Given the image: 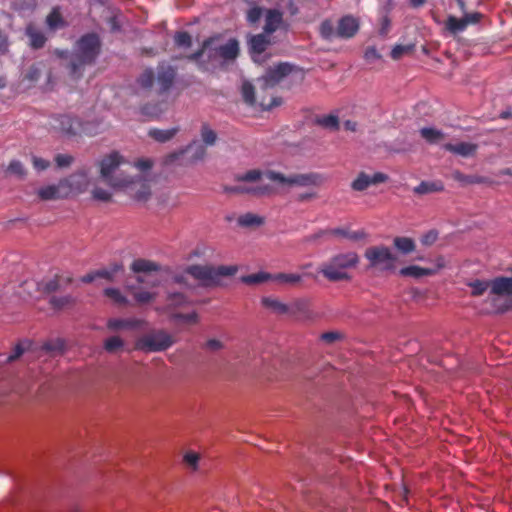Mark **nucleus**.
<instances>
[{
	"instance_id": "f257e3e1",
	"label": "nucleus",
	"mask_w": 512,
	"mask_h": 512,
	"mask_svg": "<svg viewBox=\"0 0 512 512\" xmlns=\"http://www.w3.org/2000/svg\"><path fill=\"white\" fill-rule=\"evenodd\" d=\"M236 180L238 182L268 181L272 183L270 187H273L274 193H276L279 190H289L295 187L320 186L324 182V177L318 173H290L286 175L272 170L265 172L251 170L237 175Z\"/></svg>"
},
{
	"instance_id": "f03ea898",
	"label": "nucleus",
	"mask_w": 512,
	"mask_h": 512,
	"mask_svg": "<svg viewBox=\"0 0 512 512\" xmlns=\"http://www.w3.org/2000/svg\"><path fill=\"white\" fill-rule=\"evenodd\" d=\"M100 51V41L95 34L83 36L74 48L69 62L70 74L80 77L86 65H91Z\"/></svg>"
},
{
	"instance_id": "7ed1b4c3",
	"label": "nucleus",
	"mask_w": 512,
	"mask_h": 512,
	"mask_svg": "<svg viewBox=\"0 0 512 512\" xmlns=\"http://www.w3.org/2000/svg\"><path fill=\"white\" fill-rule=\"evenodd\" d=\"M359 263V256L355 252L338 253L323 262L319 272L329 281H343L351 278L349 270Z\"/></svg>"
},
{
	"instance_id": "20e7f679",
	"label": "nucleus",
	"mask_w": 512,
	"mask_h": 512,
	"mask_svg": "<svg viewBox=\"0 0 512 512\" xmlns=\"http://www.w3.org/2000/svg\"><path fill=\"white\" fill-rule=\"evenodd\" d=\"M236 271V267L224 265H191L186 269L189 275L207 287L221 285L224 277L233 276Z\"/></svg>"
},
{
	"instance_id": "39448f33",
	"label": "nucleus",
	"mask_w": 512,
	"mask_h": 512,
	"mask_svg": "<svg viewBox=\"0 0 512 512\" xmlns=\"http://www.w3.org/2000/svg\"><path fill=\"white\" fill-rule=\"evenodd\" d=\"M175 342V338L164 329H153L136 339L134 349L144 353L163 352Z\"/></svg>"
},
{
	"instance_id": "423d86ee",
	"label": "nucleus",
	"mask_w": 512,
	"mask_h": 512,
	"mask_svg": "<svg viewBox=\"0 0 512 512\" xmlns=\"http://www.w3.org/2000/svg\"><path fill=\"white\" fill-rule=\"evenodd\" d=\"M122 163V157L114 152L104 157L100 162V177L105 184L113 189H123L131 183V178L118 174L117 169Z\"/></svg>"
},
{
	"instance_id": "0eeeda50",
	"label": "nucleus",
	"mask_w": 512,
	"mask_h": 512,
	"mask_svg": "<svg viewBox=\"0 0 512 512\" xmlns=\"http://www.w3.org/2000/svg\"><path fill=\"white\" fill-rule=\"evenodd\" d=\"M365 258L369 262V267L380 272L393 271L397 257L391 250L384 246H372L366 249Z\"/></svg>"
},
{
	"instance_id": "6e6552de",
	"label": "nucleus",
	"mask_w": 512,
	"mask_h": 512,
	"mask_svg": "<svg viewBox=\"0 0 512 512\" xmlns=\"http://www.w3.org/2000/svg\"><path fill=\"white\" fill-rule=\"evenodd\" d=\"M50 128L64 136H74L79 132L85 133H96V131L89 128L87 125L82 123L75 117L68 114L54 115L49 120Z\"/></svg>"
},
{
	"instance_id": "1a4fd4ad",
	"label": "nucleus",
	"mask_w": 512,
	"mask_h": 512,
	"mask_svg": "<svg viewBox=\"0 0 512 512\" xmlns=\"http://www.w3.org/2000/svg\"><path fill=\"white\" fill-rule=\"evenodd\" d=\"M140 284L156 287L158 280L152 279L147 275H137L133 278H128L125 284V289L133 296L137 303L146 304L153 301L156 298V293L141 288Z\"/></svg>"
},
{
	"instance_id": "9d476101",
	"label": "nucleus",
	"mask_w": 512,
	"mask_h": 512,
	"mask_svg": "<svg viewBox=\"0 0 512 512\" xmlns=\"http://www.w3.org/2000/svg\"><path fill=\"white\" fill-rule=\"evenodd\" d=\"M207 50H213L224 60H233L238 56L239 43L236 39H229L227 42L220 44L218 39L210 38L203 43L200 51L189 56L191 60L199 59Z\"/></svg>"
},
{
	"instance_id": "9b49d317",
	"label": "nucleus",
	"mask_w": 512,
	"mask_h": 512,
	"mask_svg": "<svg viewBox=\"0 0 512 512\" xmlns=\"http://www.w3.org/2000/svg\"><path fill=\"white\" fill-rule=\"evenodd\" d=\"M291 71V65L288 63H279L278 65L269 68L266 74L263 75L258 80V82L263 89L272 88L277 85L283 78L287 77Z\"/></svg>"
},
{
	"instance_id": "f8f14e48",
	"label": "nucleus",
	"mask_w": 512,
	"mask_h": 512,
	"mask_svg": "<svg viewBox=\"0 0 512 512\" xmlns=\"http://www.w3.org/2000/svg\"><path fill=\"white\" fill-rule=\"evenodd\" d=\"M265 181H257L259 183L256 186H248L245 184H238L235 186L225 187V192L232 194H252L257 196L270 195L274 193V188L270 187L269 184L264 183Z\"/></svg>"
},
{
	"instance_id": "ddd939ff",
	"label": "nucleus",
	"mask_w": 512,
	"mask_h": 512,
	"mask_svg": "<svg viewBox=\"0 0 512 512\" xmlns=\"http://www.w3.org/2000/svg\"><path fill=\"white\" fill-rule=\"evenodd\" d=\"M62 180H63V183L66 184V190H68V196L73 193L84 192L90 184L88 175L84 170L78 171Z\"/></svg>"
},
{
	"instance_id": "4468645a",
	"label": "nucleus",
	"mask_w": 512,
	"mask_h": 512,
	"mask_svg": "<svg viewBox=\"0 0 512 512\" xmlns=\"http://www.w3.org/2000/svg\"><path fill=\"white\" fill-rule=\"evenodd\" d=\"M490 296L492 302L502 296L512 297V277H499L491 281Z\"/></svg>"
},
{
	"instance_id": "2eb2a0df",
	"label": "nucleus",
	"mask_w": 512,
	"mask_h": 512,
	"mask_svg": "<svg viewBox=\"0 0 512 512\" xmlns=\"http://www.w3.org/2000/svg\"><path fill=\"white\" fill-rule=\"evenodd\" d=\"M37 194L42 200H56L68 197V190H66V184L61 179L57 184L40 188Z\"/></svg>"
},
{
	"instance_id": "dca6fc26",
	"label": "nucleus",
	"mask_w": 512,
	"mask_h": 512,
	"mask_svg": "<svg viewBox=\"0 0 512 512\" xmlns=\"http://www.w3.org/2000/svg\"><path fill=\"white\" fill-rule=\"evenodd\" d=\"M147 322L143 319L130 318V319H119L111 318L107 321V327L111 331H119L122 329H141L145 327Z\"/></svg>"
},
{
	"instance_id": "f3484780",
	"label": "nucleus",
	"mask_w": 512,
	"mask_h": 512,
	"mask_svg": "<svg viewBox=\"0 0 512 512\" xmlns=\"http://www.w3.org/2000/svg\"><path fill=\"white\" fill-rule=\"evenodd\" d=\"M359 29V22L353 16H344L341 18L337 25V37L338 38H351Z\"/></svg>"
},
{
	"instance_id": "a211bd4d",
	"label": "nucleus",
	"mask_w": 512,
	"mask_h": 512,
	"mask_svg": "<svg viewBox=\"0 0 512 512\" xmlns=\"http://www.w3.org/2000/svg\"><path fill=\"white\" fill-rule=\"evenodd\" d=\"M25 35L28 38V45L32 49H41L44 47L47 37L43 31L33 23H29L25 28Z\"/></svg>"
},
{
	"instance_id": "6ab92c4d",
	"label": "nucleus",
	"mask_w": 512,
	"mask_h": 512,
	"mask_svg": "<svg viewBox=\"0 0 512 512\" xmlns=\"http://www.w3.org/2000/svg\"><path fill=\"white\" fill-rule=\"evenodd\" d=\"M446 151L461 157H472L476 154L478 145L471 142L447 143L443 146Z\"/></svg>"
},
{
	"instance_id": "aec40b11",
	"label": "nucleus",
	"mask_w": 512,
	"mask_h": 512,
	"mask_svg": "<svg viewBox=\"0 0 512 512\" xmlns=\"http://www.w3.org/2000/svg\"><path fill=\"white\" fill-rule=\"evenodd\" d=\"M264 32L271 34L283 26V14L277 9L265 10Z\"/></svg>"
},
{
	"instance_id": "412c9836",
	"label": "nucleus",
	"mask_w": 512,
	"mask_h": 512,
	"mask_svg": "<svg viewBox=\"0 0 512 512\" xmlns=\"http://www.w3.org/2000/svg\"><path fill=\"white\" fill-rule=\"evenodd\" d=\"M452 178L461 183L463 186L471 184H487V185H498L499 182H495L489 178L477 176V175H465L460 171H454Z\"/></svg>"
},
{
	"instance_id": "4be33fe9",
	"label": "nucleus",
	"mask_w": 512,
	"mask_h": 512,
	"mask_svg": "<svg viewBox=\"0 0 512 512\" xmlns=\"http://www.w3.org/2000/svg\"><path fill=\"white\" fill-rule=\"evenodd\" d=\"M124 189H129L130 194L139 201H146L151 194L150 186L146 182L133 181L132 179L131 183Z\"/></svg>"
},
{
	"instance_id": "5701e85b",
	"label": "nucleus",
	"mask_w": 512,
	"mask_h": 512,
	"mask_svg": "<svg viewBox=\"0 0 512 512\" xmlns=\"http://www.w3.org/2000/svg\"><path fill=\"white\" fill-rule=\"evenodd\" d=\"M261 303L265 308L278 315H284L290 312V307L275 297H263Z\"/></svg>"
},
{
	"instance_id": "b1692460",
	"label": "nucleus",
	"mask_w": 512,
	"mask_h": 512,
	"mask_svg": "<svg viewBox=\"0 0 512 512\" xmlns=\"http://www.w3.org/2000/svg\"><path fill=\"white\" fill-rule=\"evenodd\" d=\"M179 132L178 127H172L169 129H150L148 135L157 142L165 143L170 141Z\"/></svg>"
},
{
	"instance_id": "393cba45",
	"label": "nucleus",
	"mask_w": 512,
	"mask_h": 512,
	"mask_svg": "<svg viewBox=\"0 0 512 512\" xmlns=\"http://www.w3.org/2000/svg\"><path fill=\"white\" fill-rule=\"evenodd\" d=\"M437 273V269L422 268L416 265L404 267L400 269L399 274L405 277L421 278L431 276Z\"/></svg>"
},
{
	"instance_id": "a878e982",
	"label": "nucleus",
	"mask_w": 512,
	"mask_h": 512,
	"mask_svg": "<svg viewBox=\"0 0 512 512\" xmlns=\"http://www.w3.org/2000/svg\"><path fill=\"white\" fill-rule=\"evenodd\" d=\"M272 281L289 286H297L303 281V275L297 273H276Z\"/></svg>"
},
{
	"instance_id": "bb28decb",
	"label": "nucleus",
	"mask_w": 512,
	"mask_h": 512,
	"mask_svg": "<svg viewBox=\"0 0 512 512\" xmlns=\"http://www.w3.org/2000/svg\"><path fill=\"white\" fill-rule=\"evenodd\" d=\"M249 44L254 61H258L255 58V54L260 55L262 52H264L268 45V40L264 34H258L251 37Z\"/></svg>"
},
{
	"instance_id": "cd10ccee",
	"label": "nucleus",
	"mask_w": 512,
	"mask_h": 512,
	"mask_svg": "<svg viewBox=\"0 0 512 512\" xmlns=\"http://www.w3.org/2000/svg\"><path fill=\"white\" fill-rule=\"evenodd\" d=\"M331 234L344 237L350 241L357 242L366 238L364 230L351 231L344 228H336L330 231Z\"/></svg>"
},
{
	"instance_id": "c85d7f7f",
	"label": "nucleus",
	"mask_w": 512,
	"mask_h": 512,
	"mask_svg": "<svg viewBox=\"0 0 512 512\" xmlns=\"http://www.w3.org/2000/svg\"><path fill=\"white\" fill-rule=\"evenodd\" d=\"M419 132L421 137L430 144H437L445 138V135L441 130L432 127L421 128Z\"/></svg>"
},
{
	"instance_id": "c756f323",
	"label": "nucleus",
	"mask_w": 512,
	"mask_h": 512,
	"mask_svg": "<svg viewBox=\"0 0 512 512\" xmlns=\"http://www.w3.org/2000/svg\"><path fill=\"white\" fill-rule=\"evenodd\" d=\"M395 248L403 254H409L416 249V244L409 237H395L393 240Z\"/></svg>"
},
{
	"instance_id": "7c9ffc66",
	"label": "nucleus",
	"mask_w": 512,
	"mask_h": 512,
	"mask_svg": "<svg viewBox=\"0 0 512 512\" xmlns=\"http://www.w3.org/2000/svg\"><path fill=\"white\" fill-rule=\"evenodd\" d=\"M273 274L268 272H258L241 277V281L245 284L256 285L267 281H272Z\"/></svg>"
},
{
	"instance_id": "2f4dec72",
	"label": "nucleus",
	"mask_w": 512,
	"mask_h": 512,
	"mask_svg": "<svg viewBox=\"0 0 512 512\" xmlns=\"http://www.w3.org/2000/svg\"><path fill=\"white\" fill-rule=\"evenodd\" d=\"M131 269L135 273H147L151 271H157L158 265L149 260L137 259L131 264Z\"/></svg>"
},
{
	"instance_id": "473e14b6",
	"label": "nucleus",
	"mask_w": 512,
	"mask_h": 512,
	"mask_svg": "<svg viewBox=\"0 0 512 512\" xmlns=\"http://www.w3.org/2000/svg\"><path fill=\"white\" fill-rule=\"evenodd\" d=\"M200 136L206 146H214L218 139L217 133L207 123L201 125Z\"/></svg>"
},
{
	"instance_id": "72a5a7b5",
	"label": "nucleus",
	"mask_w": 512,
	"mask_h": 512,
	"mask_svg": "<svg viewBox=\"0 0 512 512\" xmlns=\"http://www.w3.org/2000/svg\"><path fill=\"white\" fill-rule=\"evenodd\" d=\"M444 189L443 185L440 182H421L418 186H416L413 191L416 194L423 195L433 192H439Z\"/></svg>"
},
{
	"instance_id": "f704fd0d",
	"label": "nucleus",
	"mask_w": 512,
	"mask_h": 512,
	"mask_svg": "<svg viewBox=\"0 0 512 512\" xmlns=\"http://www.w3.org/2000/svg\"><path fill=\"white\" fill-rule=\"evenodd\" d=\"M124 346L125 342L119 336H111L104 341V349L111 354L120 352Z\"/></svg>"
},
{
	"instance_id": "c9c22d12",
	"label": "nucleus",
	"mask_w": 512,
	"mask_h": 512,
	"mask_svg": "<svg viewBox=\"0 0 512 512\" xmlns=\"http://www.w3.org/2000/svg\"><path fill=\"white\" fill-rule=\"evenodd\" d=\"M42 350L51 354H62L65 351V342L60 338L51 339L43 344Z\"/></svg>"
},
{
	"instance_id": "e433bc0d",
	"label": "nucleus",
	"mask_w": 512,
	"mask_h": 512,
	"mask_svg": "<svg viewBox=\"0 0 512 512\" xmlns=\"http://www.w3.org/2000/svg\"><path fill=\"white\" fill-rule=\"evenodd\" d=\"M42 70L41 63L31 65L25 72L23 80L28 81L29 86L34 85L40 79Z\"/></svg>"
},
{
	"instance_id": "4c0bfd02",
	"label": "nucleus",
	"mask_w": 512,
	"mask_h": 512,
	"mask_svg": "<svg viewBox=\"0 0 512 512\" xmlns=\"http://www.w3.org/2000/svg\"><path fill=\"white\" fill-rule=\"evenodd\" d=\"M264 222V219L253 213H246L238 218V224L242 227H254L260 226Z\"/></svg>"
},
{
	"instance_id": "58836bf2",
	"label": "nucleus",
	"mask_w": 512,
	"mask_h": 512,
	"mask_svg": "<svg viewBox=\"0 0 512 512\" xmlns=\"http://www.w3.org/2000/svg\"><path fill=\"white\" fill-rule=\"evenodd\" d=\"M50 303L56 309H65L72 307L76 303V298L72 295L52 297Z\"/></svg>"
},
{
	"instance_id": "ea45409f",
	"label": "nucleus",
	"mask_w": 512,
	"mask_h": 512,
	"mask_svg": "<svg viewBox=\"0 0 512 512\" xmlns=\"http://www.w3.org/2000/svg\"><path fill=\"white\" fill-rule=\"evenodd\" d=\"M200 458L201 456L199 453L192 450H187L183 454V463L188 469L196 471L199 466Z\"/></svg>"
},
{
	"instance_id": "a19ab883",
	"label": "nucleus",
	"mask_w": 512,
	"mask_h": 512,
	"mask_svg": "<svg viewBox=\"0 0 512 512\" xmlns=\"http://www.w3.org/2000/svg\"><path fill=\"white\" fill-rule=\"evenodd\" d=\"M104 295L117 305L124 306L129 303L128 298L117 288H106Z\"/></svg>"
},
{
	"instance_id": "79ce46f5",
	"label": "nucleus",
	"mask_w": 512,
	"mask_h": 512,
	"mask_svg": "<svg viewBox=\"0 0 512 512\" xmlns=\"http://www.w3.org/2000/svg\"><path fill=\"white\" fill-rule=\"evenodd\" d=\"M6 173L16 176L19 179H24L26 177L27 170L25 169L22 162L19 160H12L6 168Z\"/></svg>"
},
{
	"instance_id": "37998d69",
	"label": "nucleus",
	"mask_w": 512,
	"mask_h": 512,
	"mask_svg": "<svg viewBox=\"0 0 512 512\" xmlns=\"http://www.w3.org/2000/svg\"><path fill=\"white\" fill-rule=\"evenodd\" d=\"M467 285L472 289L471 294L473 296H481L488 288L491 289V282L478 279L470 281Z\"/></svg>"
},
{
	"instance_id": "c03bdc74",
	"label": "nucleus",
	"mask_w": 512,
	"mask_h": 512,
	"mask_svg": "<svg viewBox=\"0 0 512 512\" xmlns=\"http://www.w3.org/2000/svg\"><path fill=\"white\" fill-rule=\"evenodd\" d=\"M309 303L306 299H296L291 307H290V314H302L305 317H310V312L308 309Z\"/></svg>"
},
{
	"instance_id": "a18cd8bd",
	"label": "nucleus",
	"mask_w": 512,
	"mask_h": 512,
	"mask_svg": "<svg viewBox=\"0 0 512 512\" xmlns=\"http://www.w3.org/2000/svg\"><path fill=\"white\" fill-rule=\"evenodd\" d=\"M320 34L324 39L332 40L337 37V28H334L333 23L330 20H325L320 25Z\"/></svg>"
},
{
	"instance_id": "49530a36",
	"label": "nucleus",
	"mask_w": 512,
	"mask_h": 512,
	"mask_svg": "<svg viewBox=\"0 0 512 512\" xmlns=\"http://www.w3.org/2000/svg\"><path fill=\"white\" fill-rule=\"evenodd\" d=\"M317 123L324 128L337 130L339 128V119L336 115L330 114L317 119Z\"/></svg>"
},
{
	"instance_id": "de8ad7c7",
	"label": "nucleus",
	"mask_w": 512,
	"mask_h": 512,
	"mask_svg": "<svg viewBox=\"0 0 512 512\" xmlns=\"http://www.w3.org/2000/svg\"><path fill=\"white\" fill-rule=\"evenodd\" d=\"M371 185L370 183V175L362 172L357 178L352 182L351 187L356 191H364Z\"/></svg>"
},
{
	"instance_id": "09e8293b",
	"label": "nucleus",
	"mask_w": 512,
	"mask_h": 512,
	"mask_svg": "<svg viewBox=\"0 0 512 512\" xmlns=\"http://www.w3.org/2000/svg\"><path fill=\"white\" fill-rule=\"evenodd\" d=\"M467 26V21L464 20V18L458 19L454 16H450L447 20V28L453 33L461 32Z\"/></svg>"
},
{
	"instance_id": "8fccbe9b",
	"label": "nucleus",
	"mask_w": 512,
	"mask_h": 512,
	"mask_svg": "<svg viewBox=\"0 0 512 512\" xmlns=\"http://www.w3.org/2000/svg\"><path fill=\"white\" fill-rule=\"evenodd\" d=\"M158 82L161 83L162 89L166 90L173 82L174 71L171 68H167L160 71L157 76Z\"/></svg>"
},
{
	"instance_id": "3c124183",
	"label": "nucleus",
	"mask_w": 512,
	"mask_h": 512,
	"mask_svg": "<svg viewBox=\"0 0 512 512\" xmlns=\"http://www.w3.org/2000/svg\"><path fill=\"white\" fill-rule=\"evenodd\" d=\"M46 24L51 30H57L63 26V20L59 12L54 9L46 18Z\"/></svg>"
},
{
	"instance_id": "603ef678",
	"label": "nucleus",
	"mask_w": 512,
	"mask_h": 512,
	"mask_svg": "<svg viewBox=\"0 0 512 512\" xmlns=\"http://www.w3.org/2000/svg\"><path fill=\"white\" fill-rule=\"evenodd\" d=\"M91 193L94 199L104 202L110 201L112 197V192L109 189L99 187L96 183H94Z\"/></svg>"
},
{
	"instance_id": "864d4df0",
	"label": "nucleus",
	"mask_w": 512,
	"mask_h": 512,
	"mask_svg": "<svg viewBox=\"0 0 512 512\" xmlns=\"http://www.w3.org/2000/svg\"><path fill=\"white\" fill-rule=\"evenodd\" d=\"M142 114L150 116V117H158L163 113L164 108L161 104L151 105L146 104L141 108Z\"/></svg>"
},
{
	"instance_id": "5fc2aeb1",
	"label": "nucleus",
	"mask_w": 512,
	"mask_h": 512,
	"mask_svg": "<svg viewBox=\"0 0 512 512\" xmlns=\"http://www.w3.org/2000/svg\"><path fill=\"white\" fill-rule=\"evenodd\" d=\"M242 96L246 103L253 105L255 103V97H254V87L248 83L245 82L242 85Z\"/></svg>"
},
{
	"instance_id": "6e6d98bb",
	"label": "nucleus",
	"mask_w": 512,
	"mask_h": 512,
	"mask_svg": "<svg viewBox=\"0 0 512 512\" xmlns=\"http://www.w3.org/2000/svg\"><path fill=\"white\" fill-rule=\"evenodd\" d=\"M154 82V74L151 70L144 71L138 79V83L141 87L148 89L152 87Z\"/></svg>"
},
{
	"instance_id": "4d7b16f0",
	"label": "nucleus",
	"mask_w": 512,
	"mask_h": 512,
	"mask_svg": "<svg viewBox=\"0 0 512 512\" xmlns=\"http://www.w3.org/2000/svg\"><path fill=\"white\" fill-rule=\"evenodd\" d=\"M204 349H206L209 352H217L222 349H224L225 345L224 343L216 338L208 339L204 344Z\"/></svg>"
},
{
	"instance_id": "13d9d810",
	"label": "nucleus",
	"mask_w": 512,
	"mask_h": 512,
	"mask_svg": "<svg viewBox=\"0 0 512 512\" xmlns=\"http://www.w3.org/2000/svg\"><path fill=\"white\" fill-rule=\"evenodd\" d=\"M438 239V231L436 230H430L422 235L420 238L421 243L424 246H432Z\"/></svg>"
},
{
	"instance_id": "bf43d9fd",
	"label": "nucleus",
	"mask_w": 512,
	"mask_h": 512,
	"mask_svg": "<svg viewBox=\"0 0 512 512\" xmlns=\"http://www.w3.org/2000/svg\"><path fill=\"white\" fill-rule=\"evenodd\" d=\"M119 266L115 265L112 269H99L95 271L96 278H105L107 280H113L115 273L118 271Z\"/></svg>"
},
{
	"instance_id": "052dcab7",
	"label": "nucleus",
	"mask_w": 512,
	"mask_h": 512,
	"mask_svg": "<svg viewBox=\"0 0 512 512\" xmlns=\"http://www.w3.org/2000/svg\"><path fill=\"white\" fill-rule=\"evenodd\" d=\"M263 15V10L259 7H252L247 12V20L251 24L257 23Z\"/></svg>"
},
{
	"instance_id": "680f3d73",
	"label": "nucleus",
	"mask_w": 512,
	"mask_h": 512,
	"mask_svg": "<svg viewBox=\"0 0 512 512\" xmlns=\"http://www.w3.org/2000/svg\"><path fill=\"white\" fill-rule=\"evenodd\" d=\"M31 160L34 169L37 171H44L50 166V162L48 160L35 155L32 156Z\"/></svg>"
},
{
	"instance_id": "e2e57ef3",
	"label": "nucleus",
	"mask_w": 512,
	"mask_h": 512,
	"mask_svg": "<svg viewBox=\"0 0 512 512\" xmlns=\"http://www.w3.org/2000/svg\"><path fill=\"white\" fill-rule=\"evenodd\" d=\"M412 48L410 45H396L391 51V56L393 59H399L402 55L409 53Z\"/></svg>"
},
{
	"instance_id": "0e129e2a",
	"label": "nucleus",
	"mask_w": 512,
	"mask_h": 512,
	"mask_svg": "<svg viewBox=\"0 0 512 512\" xmlns=\"http://www.w3.org/2000/svg\"><path fill=\"white\" fill-rule=\"evenodd\" d=\"M175 42L178 46L188 47L191 45V37L186 32H179L175 36Z\"/></svg>"
},
{
	"instance_id": "69168bd1",
	"label": "nucleus",
	"mask_w": 512,
	"mask_h": 512,
	"mask_svg": "<svg viewBox=\"0 0 512 512\" xmlns=\"http://www.w3.org/2000/svg\"><path fill=\"white\" fill-rule=\"evenodd\" d=\"M72 161H73V157L71 155H67V154H58L55 157V162H56L57 166L60 168L70 166Z\"/></svg>"
},
{
	"instance_id": "338daca9",
	"label": "nucleus",
	"mask_w": 512,
	"mask_h": 512,
	"mask_svg": "<svg viewBox=\"0 0 512 512\" xmlns=\"http://www.w3.org/2000/svg\"><path fill=\"white\" fill-rule=\"evenodd\" d=\"M187 149H194V153L192 156L194 160H202L206 155V149L201 144L190 145L188 146Z\"/></svg>"
},
{
	"instance_id": "774afa93",
	"label": "nucleus",
	"mask_w": 512,
	"mask_h": 512,
	"mask_svg": "<svg viewBox=\"0 0 512 512\" xmlns=\"http://www.w3.org/2000/svg\"><path fill=\"white\" fill-rule=\"evenodd\" d=\"M168 300L175 306L182 305L186 301L184 294L181 292L168 293Z\"/></svg>"
}]
</instances>
